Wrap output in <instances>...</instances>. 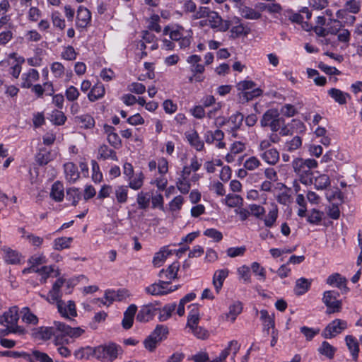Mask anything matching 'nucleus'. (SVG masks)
Instances as JSON below:
<instances>
[{
  "instance_id": "9",
  "label": "nucleus",
  "mask_w": 362,
  "mask_h": 362,
  "mask_svg": "<svg viewBox=\"0 0 362 362\" xmlns=\"http://www.w3.org/2000/svg\"><path fill=\"white\" fill-rule=\"evenodd\" d=\"M18 308L13 306L0 316V324L1 325H11L13 327H21L18 325Z\"/></svg>"
},
{
  "instance_id": "62",
  "label": "nucleus",
  "mask_w": 362,
  "mask_h": 362,
  "mask_svg": "<svg viewBox=\"0 0 362 362\" xmlns=\"http://www.w3.org/2000/svg\"><path fill=\"white\" fill-rule=\"evenodd\" d=\"M249 209L250 214L253 215L254 216L260 218L262 216H263L265 214V209L263 206L252 204L249 205Z\"/></svg>"
},
{
  "instance_id": "14",
  "label": "nucleus",
  "mask_w": 362,
  "mask_h": 362,
  "mask_svg": "<svg viewBox=\"0 0 362 362\" xmlns=\"http://www.w3.org/2000/svg\"><path fill=\"white\" fill-rule=\"evenodd\" d=\"M180 263L178 262H174L166 269H161L158 273V276L160 278H165L167 281L171 282V280L177 278Z\"/></svg>"
},
{
  "instance_id": "59",
  "label": "nucleus",
  "mask_w": 362,
  "mask_h": 362,
  "mask_svg": "<svg viewBox=\"0 0 362 362\" xmlns=\"http://www.w3.org/2000/svg\"><path fill=\"white\" fill-rule=\"evenodd\" d=\"M25 62L23 57L16 58V63L11 67L10 74L16 78H18L21 71V65Z\"/></svg>"
},
{
  "instance_id": "15",
  "label": "nucleus",
  "mask_w": 362,
  "mask_h": 362,
  "mask_svg": "<svg viewBox=\"0 0 362 362\" xmlns=\"http://www.w3.org/2000/svg\"><path fill=\"white\" fill-rule=\"evenodd\" d=\"M157 309L151 305L142 307L136 315V320L141 322H146L151 320L156 315Z\"/></svg>"
},
{
  "instance_id": "49",
  "label": "nucleus",
  "mask_w": 362,
  "mask_h": 362,
  "mask_svg": "<svg viewBox=\"0 0 362 362\" xmlns=\"http://www.w3.org/2000/svg\"><path fill=\"white\" fill-rule=\"evenodd\" d=\"M66 119L64 114L59 110H55L51 114V121L56 125L64 124Z\"/></svg>"
},
{
  "instance_id": "23",
  "label": "nucleus",
  "mask_w": 362,
  "mask_h": 362,
  "mask_svg": "<svg viewBox=\"0 0 362 362\" xmlns=\"http://www.w3.org/2000/svg\"><path fill=\"white\" fill-rule=\"evenodd\" d=\"M190 308H192V309L187 316V327L191 329L198 326L200 315L197 304H192Z\"/></svg>"
},
{
  "instance_id": "60",
  "label": "nucleus",
  "mask_w": 362,
  "mask_h": 362,
  "mask_svg": "<svg viewBox=\"0 0 362 362\" xmlns=\"http://www.w3.org/2000/svg\"><path fill=\"white\" fill-rule=\"evenodd\" d=\"M144 178V174L142 173H140L139 174L136 175V177L132 180L129 182V187L135 190L140 189L143 185Z\"/></svg>"
},
{
  "instance_id": "31",
  "label": "nucleus",
  "mask_w": 362,
  "mask_h": 362,
  "mask_svg": "<svg viewBox=\"0 0 362 362\" xmlns=\"http://www.w3.org/2000/svg\"><path fill=\"white\" fill-rule=\"evenodd\" d=\"M50 197L56 202H62L63 200L64 197V186L60 182H55L52 185Z\"/></svg>"
},
{
  "instance_id": "1",
  "label": "nucleus",
  "mask_w": 362,
  "mask_h": 362,
  "mask_svg": "<svg viewBox=\"0 0 362 362\" xmlns=\"http://www.w3.org/2000/svg\"><path fill=\"white\" fill-rule=\"evenodd\" d=\"M84 332V329L79 327H71L64 322L54 321L53 327H40L33 332V336L37 339L45 341L51 339L52 336H57V332L62 336L78 338Z\"/></svg>"
},
{
  "instance_id": "33",
  "label": "nucleus",
  "mask_w": 362,
  "mask_h": 362,
  "mask_svg": "<svg viewBox=\"0 0 362 362\" xmlns=\"http://www.w3.org/2000/svg\"><path fill=\"white\" fill-rule=\"evenodd\" d=\"M317 351L320 354L326 356L329 359H332L337 351V348L331 345L327 341H324L322 342V344L318 348Z\"/></svg>"
},
{
  "instance_id": "26",
  "label": "nucleus",
  "mask_w": 362,
  "mask_h": 362,
  "mask_svg": "<svg viewBox=\"0 0 362 362\" xmlns=\"http://www.w3.org/2000/svg\"><path fill=\"white\" fill-rule=\"evenodd\" d=\"M238 9L241 16L245 19L258 20L262 16L259 12L255 11L252 8L244 6L243 4L238 6Z\"/></svg>"
},
{
  "instance_id": "19",
  "label": "nucleus",
  "mask_w": 362,
  "mask_h": 362,
  "mask_svg": "<svg viewBox=\"0 0 362 362\" xmlns=\"http://www.w3.org/2000/svg\"><path fill=\"white\" fill-rule=\"evenodd\" d=\"M260 157L267 163L274 165L279 160V152L275 148H271L260 153Z\"/></svg>"
},
{
  "instance_id": "24",
  "label": "nucleus",
  "mask_w": 362,
  "mask_h": 362,
  "mask_svg": "<svg viewBox=\"0 0 362 362\" xmlns=\"http://www.w3.org/2000/svg\"><path fill=\"white\" fill-rule=\"evenodd\" d=\"M228 270L227 269L217 270L213 277V284L215 287L216 293H219L223 286V284L226 278L228 275Z\"/></svg>"
},
{
  "instance_id": "28",
  "label": "nucleus",
  "mask_w": 362,
  "mask_h": 362,
  "mask_svg": "<svg viewBox=\"0 0 362 362\" xmlns=\"http://www.w3.org/2000/svg\"><path fill=\"white\" fill-rule=\"evenodd\" d=\"M345 341L349 350L350 351L354 361H356L358 357L359 345L356 338L351 335H347Z\"/></svg>"
},
{
  "instance_id": "4",
  "label": "nucleus",
  "mask_w": 362,
  "mask_h": 362,
  "mask_svg": "<svg viewBox=\"0 0 362 362\" xmlns=\"http://www.w3.org/2000/svg\"><path fill=\"white\" fill-rule=\"evenodd\" d=\"M119 352H122L121 346L115 343L100 345L93 350L95 358L103 362H112L117 358Z\"/></svg>"
},
{
  "instance_id": "55",
  "label": "nucleus",
  "mask_w": 362,
  "mask_h": 362,
  "mask_svg": "<svg viewBox=\"0 0 362 362\" xmlns=\"http://www.w3.org/2000/svg\"><path fill=\"white\" fill-rule=\"evenodd\" d=\"M260 165L261 163L257 158L255 156H251L245 161L244 168L247 170H254Z\"/></svg>"
},
{
  "instance_id": "5",
  "label": "nucleus",
  "mask_w": 362,
  "mask_h": 362,
  "mask_svg": "<svg viewBox=\"0 0 362 362\" xmlns=\"http://www.w3.org/2000/svg\"><path fill=\"white\" fill-rule=\"evenodd\" d=\"M284 119L276 109H269L263 114L260 124L262 127H269L273 132H276L284 125Z\"/></svg>"
},
{
  "instance_id": "64",
  "label": "nucleus",
  "mask_w": 362,
  "mask_h": 362,
  "mask_svg": "<svg viewBox=\"0 0 362 362\" xmlns=\"http://www.w3.org/2000/svg\"><path fill=\"white\" fill-rule=\"evenodd\" d=\"M65 95L69 101L72 102L78 99L79 92L75 86H71L66 90Z\"/></svg>"
},
{
  "instance_id": "34",
  "label": "nucleus",
  "mask_w": 362,
  "mask_h": 362,
  "mask_svg": "<svg viewBox=\"0 0 362 362\" xmlns=\"http://www.w3.org/2000/svg\"><path fill=\"white\" fill-rule=\"evenodd\" d=\"M73 241L72 238L61 237L54 239L53 241V248L55 250H62L64 249L69 248L71 243Z\"/></svg>"
},
{
  "instance_id": "2",
  "label": "nucleus",
  "mask_w": 362,
  "mask_h": 362,
  "mask_svg": "<svg viewBox=\"0 0 362 362\" xmlns=\"http://www.w3.org/2000/svg\"><path fill=\"white\" fill-rule=\"evenodd\" d=\"M294 172L300 177V181L303 184L310 182L312 180V169L317 167V162L315 159L295 158L292 162Z\"/></svg>"
},
{
  "instance_id": "63",
  "label": "nucleus",
  "mask_w": 362,
  "mask_h": 362,
  "mask_svg": "<svg viewBox=\"0 0 362 362\" xmlns=\"http://www.w3.org/2000/svg\"><path fill=\"white\" fill-rule=\"evenodd\" d=\"M193 334L198 339H206L209 337V334L206 329L202 327L197 326L190 329Z\"/></svg>"
},
{
  "instance_id": "10",
  "label": "nucleus",
  "mask_w": 362,
  "mask_h": 362,
  "mask_svg": "<svg viewBox=\"0 0 362 362\" xmlns=\"http://www.w3.org/2000/svg\"><path fill=\"white\" fill-rule=\"evenodd\" d=\"M210 27L221 32L227 31L230 26V21H223L221 16L216 11H211L208 17Z\"/></svg>"
},
{
  "instance_id": "41",
  "label": "nucleus",
  "mask_w": 362,
  "mask_h": 362,
  "mask_svg": "<svg viewBox=\"0 0 362 362\" xmlns=\"http://www.w3.org/2000/svg\"><path fill=\"white\" fill-rule=\"evenodd\" d=\"M226 204L231 208L242 206L243 204V198L238 194H228L225 199Z\"/></svg>"
},
{
  "instance_id": "21",
  "label": "nucleus",
  "mask_w": 362,
  "mask_h": 362,
  "mask_svg": "<svg viewBox=\"0 0 362 362\" xmlns=\"http://www.w3.org/2000/svg\"><path fill=\"white\" fill-rule=\"evenodd\" d=\"M66 179L69 182H75L79 178V172L77 166L71 163H66L64 165Z\"/></svg>"
},
{
  "instance_id": "53",
  "label": "nucleus",
  "mask_w": 362,
  "mask_h": 362,
  "mask_svg": "<svg viewBox=\"0 0 362 362\" xmlns=\"http://www.w3.org/2000/svg\"><path fill=\"white\" fill-rule=\"evenodd\" d=\"M23 310L25 312L22 317L23 321L25 322L26 323L33 325H36L38 322L37 316L30 313L28 307L23 308Z\"/></svg>"
},
{
  "instance_id": "11",
  "label": "nucleus",
  "mask_w": 362,
  "mask_h": 362,
  "mask_svg": "<svg viewBox=\"0 0 362 362\" xmlns=\"http://www.w3.org/2000/svg\"><path fill=\"white\" fill-rule=\"evenodd\" d=\"M326 283L329 286H335L341 291L342 293H347L349 288L347 287V279L339 273H334L326 279Z\"/></svg>"
},
{
  "instance_id": "12",
  "label": "nucleus",
  "mask_w": 362,
  "mask_h": 362,
  "mask_svg": "<svg viewBox=\"0 0 362 362\" xmlns=\"http://www.w3.org/2000/svg\"><path fill=\"white\" fill-rule=\"evenodd\" d=\"M90 21V11L86 7L80 6L77 11L76 26L81 28H86L89 25Z\"/></svg>"
},
{
  "instance_id": "46",
  "label": "nucleus",
  "mask_w": 362,
  "mask_h": 362,
  "mask_svg": "<svg viewBox=\"0 0 362 362\" xmlns=\"http://www.w3.org/2000/svg\"><path fill=\"white\" fill-rule=\"evenodd\" d=\"M176 186L182 194H187L189 192L191 185L187 177H180L176 182Z\"/></svg>"
},
{
  "instance_id": "16",
  "label": "nucleus",
  "mask_w": 362,
  "mask_h": 362,
  "mask_svg": "<svg viewBox=\"0 0 362 362\" xmlns=\"http://www.w3.org/2000/svg\"><path fill=\"white\" fill-rule=\"evenodd\" d=\"M312 282L313 279H308L304 277L297 279L293 288L294 293L296 296H302L305 294L310 290Z\"/></svg>"
},
{
  "instance_id": "7",
  "label": "nucleus",
  "mask_w": 362,
  "mask_h": 362,
  "mask_svg": "<svg viewBox=\"0 0 362 362\" xmlns=\"http://www.w3.org/2000/svg\"><path fill=\"white\" fill-rule=\"evenodd\" d=\"M347 327L346 321L336 319L330 322L322 332V336L325 339H331L340 334Z\"/></svg>"
},
{
  "instance_id": "39",
  "label": "nucleus",
  "mask_w": 362,
  "mask_h": 362,
  "mask_svg": "<svg viewBox=\"0 0 362 362\" xmlns=\"http://www.w3.org/2000/svg\"><path fill=\"white\" fill-rule=\"evenodd\" d=\"M232 38H237L241 35H247L250 33V29L247 27L244 26L243 24L240 23L238 25L233 26L230 30Z\"/></svg>"
},
{
  "instance_id": "29",
  "label": "nucleus",
  "mask_w": 362,
  "mask_h": 362,
  "mask_svg": "<svg viewBox=\"0 0 362 362\" xmlns=\"http://www.w3.org/2000/svg\"><path fill=\"white\" fill-rule=\"evenodd\" d=\"M243 307L240 302H235L230 305L228 313H226L223 317L227 320L233 322L237 316L242 312Z\"/></svg>"
},
{
  "instance_id": "17",
  "label": "nucleus",
  "mask_w": 362,
  "mask_h": 362,
  "mask_svg": "<svg viewBox=\"0 0 362 362\" xmlns=\"http://www.w3.org/2000/svg\"><path fill=\"white\" fill-rule=\"evenodd\" d=\"M328 95L339 105L346 104L347 98H351L348 93L343 92L340 89L332 88L327 91Z\"/></svg>"
},
{
  "instance_id": "40",
  "label": "nucleus",
  "mask_w": 362,
  "mask_h": 362,
  "mask_svg": "<svg viewBox=\"0 0 362 362\" xmlns=\"http://www.w3.org/2000/svg\"><path fill=\"white\" fill-rule=\"evenodd\" d=\"M77 122L85 129H90L95 126L94 118L90 115H83L76 117Z\"/></svg>"
},
{
  "instance_id": "51",
  "label": "nucleus",
  "mask_w": 362,
  "mask_h": 362,
  "mask_svg": "<svg viewBox=\"0 0 362 362\" xmlns=\"http://www.w3.org/2000/svg\"><path fill=\"white\" fill-rule=\"evenodd\" d=\"M28 262L37 268V266L43 264L47 262L46 257L43 254H35L30 257Z\"/></svg>"
},
{
  "instance_id": "37",
  "label": "nucleus",
  "mask_w": 362,
  "mask_h": 362,
  "mask_svg": "<svg viewBox=\"0 0 362 362\" xmlns=\"http://www.w3.org/2000/svg\"><path fill=\"white\" fill-rule=\"evenodd\" d=\"M176 303H170V304H166L164 305V307L162 308V310H160V314L158 316V319L160 322H164L169 319L172 313L175 310L176 308Z\"/></svg>"
},
{
  "instance_id": "13",
  "label": "nucleus",
  "mask_w": 362,
  "mask_h": 362,
  "mask_svg": "<svg viewBox=\"0 0 362 362\" xmlns=\"http://www.w3.org/2000/svg\"><path fill=\"white\" fill-rule=\"evenodd\" d=\"M243 119L244 115L239 112L232 115L228 119V124H230V128L228 131L232 134L233 137L236 138L238 136L236 132L240 128Z\"/></svg>"
},
{
  "instance_id": "38",
  "label": "nucleus",
  "mask_w": 362,
  "mask_h": 362,
  "mask_svg": "<svg viewBox=\"0 0 362 362\" xmlns=\"http://www.w3.org/2000/svg\"><path fill=\"white\" fill-rule=\"evenodd\" d=\"M29 356V360L33 362V360L39 362H53V360L45 352H41L38 350H33Z\"/></svg>"
},
{
  "instance_id": "43",
  "label": "nucleus",
  "mask_w": 362,
  "mask_h": 362,
  "mask_svg": "<svg viewBox=\"0 0 362 362\" xmlns=\"http://www.w3.org/2000/svg\"><path fill=\"white\" fill-rule=\"evenodd\" d=\"M115 197L118 203L123 204L127 202L128 197V187L118 186L115 189Z\"/></svg>"
},
{
  "instance_id": "54",
  "label": "nucleus",
  "mask_w": 362,
  "mask_h": 362,
  "mask_svg": "<svg viewBox=\"0 0 362 362\" xmlns=\"http://www.w3.org/2000/svg\"><path fill=\"white\" fill-rule=\"evenodd\" d=\"M342 23L335 19H329V22L327 23L328 32L329 34L336 35L341 30Z\"/></svg>"
},
{
  "instance_id": "6",
  "label": "nucleus",
  "mask_w": 362,
  "mask_h": 362,
  "mask_svg": "<svg viewBox=\"0 0 362 362\" xmlns=\"http://www.w3.org/2000/svg\"><path fill=\"white\" fill-rule=\"evenodd\" d=\"M339 293L337 291H326L322 294V301L327 307V314L339 313L341 310L342 302L338 300Z\"/></svg>"
},
{
  "instance_id": "36",
  "label": "nucleus",
  "mask_w": 362,
  "mask_h": 362,
  "mask_svg": "<svg viewBox=\"0 0 362 362\" xmlns=\"http://www.w3.org/2000/svg\"><path fill=\"white\" fill-rule=\"evenodd\" d=\"M168 328L163 325H158L154 330L151 333L159 342L165 339L168 334Z\"/></svg>"
},
{
  "instance_id": "22",
  "label": "nucleus",
  "mask_w": 362,
  "mask_h": 362,
  "mask_svg": "<svg viewBox=\"0 0 362 362\" xmlns=\"http://www.w3.org/2000/svg\"><path fill=\"white\" fill-rule=\"evenodd\" d=\"M39 79V73L36 69H30L28 73L23 74L21 87L30 88L33 86V82Z\"/></svg>"
},
{
  "instance_id": "56",
  "label": "nucleus",
  "mask_w": 362,
  "mask_h": 362,
  "mask_svg": "<svg viewBox=\"0 0 362 362\" xmlns=\"http://www.w3.org/2000/svg\"><path fill=\"white\" fill-rule=\"evenodd\" d=\"M322 212L314 209L308 215L307 221L311 224H318L322 221Z\"/></svg>"
},
{
  "instance_id": "30",
  "label": "nucleus",
  "mask_w": 362,
  "mask_h": 362,
  "mask_svg": "<svg viewBox=\"0 0 362 362\" xmlns=\"http://www.w3.org/2000/svg\"><path fill=\"white\" fill-rule=\"evenodd\" d=\"M4 259L5 262L10 264H16L21 261V255L15 250L9 247H4Z\"/></svg>"
},
{
  "instance_id": "45",
  "label": "nucleus",
  "mask_w": 362,
  "mask_h": 362,
  "mask_svg": "<svg viewBox=\"0 0 362 362\" xmlns=\"http://www.w3.org/2000/svg\"><path fill=\"white\" fill-rule=\"evenodd\" d=\"M302 27L305 30H313L316 35L320 37H325L326 35L329 34V33L328 32V28H324L322 26L319 25H316L314 28H313L307 22H305Z\"/></svg>"
},
{
  "instance_id": "48",
  "label": "nucleus",
  "mask_w": 362,
  "mask_h": 362,
  "mask_svg": "<svg viewBox=\"0 0 362 362\" xmlns=\"http://www.w3.org/2000/svg\"><path fill=\"white\" fill-rule=\"evenodd\" d=\"M302 145V139L300 136H296L291 141L285 144V148L288 151H293L299 148Z\"/></svg>"
},
{
  "instance_id": "42",
  "label": "nucleus",
  "mask_w": 362,
  "mask_h": 362,
  "mask_svg": "<svg viewBox=\"0 0 362 362\" xmlns=\"http://www.w3.org/2000/svg\"><path fill=\"white\" fill-rule=\"evenodd\" d=\"M81 195L78 189L72 187L66 189V199L76 206L81 199Z\"/></svg>"
},
{
  "instance_id": "25",
  "label": "nucleus",
  "mask_w": 362,
  "mask_h": 362,
  "mask_svg": "<svg viewBox=\"0 0 362 362\" xmlns=\"http://www.w3.org/2000/svg\"><path fill=\"white\" fill-rule=\"evenodd\" d=\"M201 60V57L197 54L187 57V62L191 65L190 69L193 74H202L204 71V66L199 64Z\"/></svg>"
},
{
  "instance_id": "57",
  "label": "nucleus",
  "mask_w": 362,
  "mask_h": 362,
  "mask_svg": "<svg viewBox=\"0 0 362 362\" xmlns=\"http://www.w3.org/2000/svg\"><path fill=\"white\" fill-rule=\"evenodd\" d=\"M137 203L139 209H146L150 203V197L147 194L141 192L137 195Z\"/></svg>"
},
{
  "instance_id": "44",
  "label": "nucleus",
  "mask_w": 362,
  "mask_h": 362,
  "mask_svg": "<svg viewBox=\"0 0 362 362\" xmlns=\"http://www.w3.org/2000/svg\"><path fill=\"white\" fill-rule=\"evenodd\" d=\"M329 185L330 180L327 175H320L315 178V187L317 189H324Z\"/></svg>"
},
{
  "instance_id": "32",
  "label": "nucleus",
  "mask_w": 362,
  "mask_h": 362,
  "mask_svg": "<svg viewBox=\"0 0 362 362\" xmlns=\"http://www.w3.org/2000/svg\"><path fill=\"white\" fill-rule=\"evenodd\" d=\"M105 90L102 83H97L95 85L88 94V98L90 101L94 102L101 98H103L105 95Z\"/></svg>"
},
{
  "instance_id": "50",
  "label": "nucleus",
  "mask_w": 362,
  "mask_h": 362,
  "mask_svg": "<svg viewBox=\"0 0 362 362\" xmlns=\"http://www.w3.org/2000/svg\"><path fill=\"white\" fill-rule=\"evenodd\" d=\"M6 328L0 329V339L8 335L10 333L24 334V329L22 327H13L11 325H4Z\"/></svg>"
},
{
  "instance_id": "20",
  "label": "nucleus",
  "mask_w": 362,
  "mask_h": 362,
  "mask_svg": "<svg viewBox=\"0 0 362 362\" xmlns=\"http://www.w3.org/2000/svg\"><path fill=\"white\" fill-rule=\"evenodd\" d=\"M98 160H107L111 159L112 160L117 161L118 158L117 156L116 152L109 148L107 145L103 144L98 148Z\"/></svg>"
},
{
  "instance_id": "3",
  "label": "nucleus",
  "mask_w": 362,
  "mask_h": 362,
  "mask_svg": "<svg viewBox=\"0 0 362 362\" xmlns=\"http://www.w3.org/2000/svg\"><path fill=\"white\" fill-rule=\"evenodd\" d=\"M49 296H50L52 303H57L58 312L63 317L69 319V315L71 317L77 316L75 303L73 300H69L67 304H66L61 299L62 294L59 288L52 286V288L49 292Z\"/></svg>"
},
{
  "instance_id": "52",
  "label": "nucleus",
  "mask_w": 362,
  "mask_h": 362,
  "mask_svg": "<svg viewBox=\"0 0 362 362\" xmlns=\"http://www.w3.org/2000/svg\"><path fill=\"white\" fill-rule=\"evenodd\" d=\"M153 335L148 336L144 341L145 348L149 351H154L158 344H160Z\"/></svg>"
},
{
  "instance_id": "61",
  "label": "nucleus",
  "mask_w": 362,
  "mask_h": 362,
  "mask_svg": "<svg viewBox=\"0 0 362 362\" xmlns=\"http://www.w3.org/2000/svg\"><path fill=\"white\" fill-rule=\"evenodd\" d=\"M345 8L346 11L356 14L360 11L361 4L356 0H350L346 2Z\"/></svg>"
},
{
  "instance_id": "47",
  "label": "nucleus",
  "mask_w": 362,
  "mask_h": 362,
  "mask_svg": "<svg viewBox=\"0 0 362 362\" xmlns=\"http://www.w3.org/2000/svg\"><path fill=\"white\" fill-rule=\"evenodd\" d=\"M50 156L49 152L45 150H40L35 156L36 162L40 165H45L50 161Z\"/></svg>"
},
{
  "instance_id": "58",
  "label": "nucleus",
  "mask_w": 362,
  "mask_h": 362,
  "mask_svg": "<svg viewBox=\"0 0 362 362\" xmlns=\"http://www.w3.org/2000/svg\"><path fill=\"white\" fill-rule=\"evenodd\" d=\"M91 165H92V170H93V175L92 178L95 182H101L103 179V175L101 172L100 171V167L98 163L93 160H91Z\"/></svg>"
},
{
  "instance_id": "27",
  "label": "nucleus",
  "mask_w": 362,
  "mask_h": 362,
  "mask_svg": "<svg viewBox=\"0 0 362 362\" xmlns=\"http://www.w3.org/2000/svg\"><path fill=\"white\" fill-rule=\"evenodd\" d=\"M185 136L190 145L195 148L197 151L203 149L204 142L200 139L198 133L195 130L186 132Z\"/></svg>"
},
{
  "instance_id": "8",
  "label": "nucleus",
  "mask_w": 362,
  "mask_h": 362,
  "mask_svg": "<svg viewBox=\"0 0 362 362\" xmlns=\"http://www.w3.org/2000/svg\"><path fill=\"white\" fill-rule=\"evenodd\" d=\"M255 86L256 84L252 81H243L237 84L238 90L243 91V96L247 100H252L262 94V90Z\"/></svg>"
},
{
  "instance_id": "35",
  "label": "nucleus",
  "mask_w": 362,
  "mask_h": 362,
  "mask_svg": "<svg viewBox=\"0 0 362 362\" xmlns=\"http://www.w3.org/2000/svg\"><path fill=\"white\" fill-rule=\"evenodd\" d=\"M278 218V208L274 204H272V209L269 210L267 217L264 219V225L268 228H272Z\"/></svg>"
},
{
  "instance_id": "18",
  "label": "nucleus",
  "mask_w": 362,
  "mask_h": 362,
  "mask_svg": "<svg viewBox=\"0 0 362 362\" xmlns=\"http://www.w3.org/2000/svg\"><path fill=\"white\" fill-rule=\"evenodd\" d=\"M137 307L134 304L130 305L124 313V317L122 322L123 328L129 329L132 327L134 315L136 313Z\"/></svg>"
}]
</instances>
